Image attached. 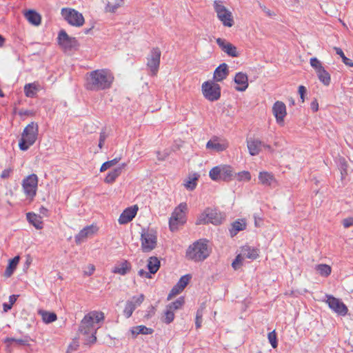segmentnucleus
I'll use <instances>...</instances> for the list:
<instances>
[{"label":"nucleus","mask_w":353,"mask_h":353,"mask_svg":"<svg viewBox=\"0 0 353 353\" xmlns=\"http://www.w3.org/2000/svg\"><path fill=\"white\" fill-rule=\"evenodd\" d=\"M343 225L345 228H348L353 225V217H347L343 220Z\"/></svg>","instance_id":"nucleus-53"},{"label":"nucleus","mask_w":353,"mask_h":353,"mask_svg":"<svg viewBox=\"0 0 353 353\" xmlns=\"http://www.w3.org/2000/svg\"><path fill=\"white\" fill-rule=\"evenodd\" d=\"M138 274L141 277H145L148 279H151L152 275V274L150 273V272H146L143 269L139 270Z\"/></svg>","instance_id":"nucleus-56"},{"label":"nucleus","mask_w":353,"mask_h":353,"mask_svg":"<svg viewBox=\"0 0 353 353\" xmlns=\"http://www.w3.org/2000/svg\"><path fill=\"white\" fill-rule=\"evenodd\" d=\"M6 39L5 38L0 34V48H2L5 44Z\"/></svg>","instance_id":"nucleus-62"},{"label":"nucleus","mask_w":353,"mask_h":353,"mask_svg":"<svg viewBox=\"0 0 353 353\" xmlns=\"http://www.w3.org/2000/svg\"><path fill=\"white\" fill-rule=\"evenodd\" d=\"M140 241L141 250L143 252H151L157 247V233L152 230H143Z\"/></svg>","instance_id":"nucleus-9"},{"label":"nucleus","mask_w":353,"mask_h":353,"mask_svg":"<svg viewBox=\"0 0 353 353\" xmlns=\"http://www.w3.org/2000/svg\"><path fill=\"white\" fill-rule=\"evenodd\" d=\"M263 148L267 149L271 152H273L272 148L270 145L265 144L264 143H263Z\"/></svg>","instance_id":"nucleus-61"},{"label":"nucleus","mask_w":353,"mask_h":353,"mask_svg":"<svg viewBox=\"0 0 353 353\" xmlns=\"http://www.w3.org/2000/svg\"><path fill=\"white\" fill-rule=\"evenodd\" d=\"M229 71L228 65L225 63L219 65L214 70L213 74L214 81H222L227 78Z\"/></svg>","instance_id":"nucleus-26"},{"label":"nucleus","mask_w":353,"mask_h":353,"mask_svg":"<svg viewBox=\"0 0 353 353\" xmlns=\"http://www.w3.org/2000/svg\"><path fill=\"white\" fill-rule=\"evenodd\" d=\"M28 221L36 228L42 229L43 227L42 218L41 216L33 212L26 214Z\"/></svg>","instance_id":"nucleus-32"},{"label":"nucleus","mask_w":353,"mask_h":353,"mask_svg":"<svg viewBox=\"0 0 353 353\" xmlns=\"http://www.w3.org/2000/svg\"><path fill=\"white\" fill-rule=\"evenodd\" d=\"M132 265L127 260H122L117 263L112 270V273L120 275H125L130 271Z\"/></svg>","instance_id":"nucleus-25"},{"label":"nucleus","mask_w":353,"mask_h":353,"mask_svg":"<svg viewBox=\"0 0 353 353\" xmlns=\"http://www.w3.org/2000/svg\"><path fill=\"white\" fill-rule=\"evenodd\" d=\"M246 223L243 221H236L232 225V228L230 229L231 236H234L239 231L243 230L245 229Z\"/></svg>","instance_id":"nucleus-40"},{"label":"nucleus","mask_w":353,"mask_h":353,"mask_svg":"<svg viewBox=\"0 0 353 353\" xmlns=\"http://www.w3.org/2000/svg\"><path fill=\"white\" fill-rule=\"evenodd\" d=\"M174 312L166 307L161 319L163 323L170 324L174 321Z\"/></svg>","instance_id":"nucleus-44"},{"label":"nucleus","mask_w":353,"mask_h":353,"mask_svg":"<svg viewBox=\"0 0 353 353\" xmlns=\"http://www.w3.org/2000/svg\"><path fill=\"white\" fill-rule=\"evenodd\" d=\"M310 108H311L312 110L314 112H316L318 111V110H319V103H318L316 99H315L313 101H312V103L310 104Z\"/></svg>","instance_id":"nucleus-58"},{"label":"nucleus","mask_w":353,"mask_h":353,"mask_svg":"<svg viewBox=\"0 0 353 353\" xmlns=\"http://www.w3.org/2000/svg\"><path fill=\"white\" fill-rule=\"evenodd\" d=\"M298 92L299 94H300L301 102L303 103L305 101V94H306L307 92L306 88L304 85H299Z\"/></svg>","instance_id":"nucleus-52"},{"label":"nucleus","mask_w":353,"mask_h":353,"mask_svg":"<svg viewBox=\"0 0 353 353\" xmlns=\"http://www.w3.org/2000/svg\"><path fill=\"white\" fill-rule=\"evenodd\" d=\"M105 319L104 313L101 311H91L86 314L81 321L79 332L83 336V340L86 345H92L97 341V332L100 325H96L103 323Z\"/></svg>","instance_id":"nucleus-1"},{"label":"nucleus","mask_w":353,"mask_h":353,"mask_svg":"<svg viewBox=\"0 0 353 353\" xmlns=\"http://www.w3.org/2000/svg\"><path fill=\"white\" fill-rule=\"evenodd\" d=\"M145 296L143 294H140L139 296H133L131 301H127L123 313L126 318L132 316L134 310L139 306L144 301Z\"/></svg>","instance_id":"nucleus-18"},{"label":"nucleus","mask_w":353,"mask_h":353,"mask_svg":"<svg viewBox=\"0 0 353 353\" xmlns=\"http://www.w3.org/2000/svg\"><path fill=\"white\" fill-rule=\"evenodd\" d=\"M259 183L263 186L271 187L277 185V181L274 174L267 171L259 173Z\"/></svg>","instance_id":"nucleus-23"},{"label":"nucleus","mask_w":353,"mask_h":353,"mask_svg":"<svg viewBox=\"0 0 353 353\" xmlns=\"http://www.w3.org/2000/svg\"><path fill=\"white\" fill-rule=\"evenodd\" d=\"M126 166L125 163H122L121 166L109 172L104 179V182L108 184L113 183L116 179L121 175L122 169Z\"/></svg>","instance_id":"nucleus-28"},{"label":"nucleus","mask_w":353,"mask_h":353,"mask_svg":"<svg viewBox=\"0 0 353 353\" xmlns=\"http://www.w3.org/2000/svg\"><path fill=\"white\" fill-rule=\"evenodd\" d=\"M121 160V157H116L112 160L108 161L105 163H103L101 168H100V172H103L107 170L108 169L114 166L117 165L119 161Z\"/></svg>","instance_id":"nucleus-46"},{"label":"nucleus","mask_w":353,"mask_h":353,"mask_svg":"<svg viewBox=\"0 0 353 353\" xmlns=\"http://www.w3.org/2000/svg\"><path fill=\"white\" fill-rule=\"evenodd\" d=\"M20 260L19 256H16L11 260H10L8 267L6 268V270L5 271V276L6 277H10L17 268V266L19 264Z\"/></svg>","instance_id":"nucleus-36"},{"label":"nucleus","mask_w":353,"mask_h":353,"mask_svg":"<svg viewBox=\"0 0 353 353\" xmlns=\"http://www.w3.org/2000/svg\"><path fill=\"white\" fill-rule=\"evenodd\" d=\"M6 342H11L14 341L16 342L20 345H26L27 343V341L23 339H16L14 338H6L5 340Z\"/></svg>","instance_id":"nucleus-57"},{"label":"nucleus","mask_w":353,"mask_h":353,"mask_svg":"<svg viewBox=\"0 0 353 353\" xmlns=\"http://www.w3.org/2000/svg\"><path fill=\"white\" fill-rule=\"evenodd\" d=\"M233 170L230 165H219L212 168L209 176L212 181H230L233 176Z\"/></svg>","instance_id":"nucleus-11"},{"label":"nucleus","mask_w":353,"mask_h":353,"mask_svg":"<svg viewBox=\"0 0 353 353\" xmlns=\"http://www.w3.org/2000/svg\"><path fill=\"white\" fill-rule=\"evenodd\" d=\"M315 270L321 276L325 277L328 276L332 272L331 266L327 264H319L316 265Z\"/></svg>","instance_id":"nucleus-41"},{"label":"nucleus","mask_w":353,"mask_h":353,"mask_svg":"<svg viewBox=\"0 0 353 353\" xmlns=\"http://www.w3.org/2000/svg\"><path fill=\"white\" fill-rule=\"evenodd\" d=\"M97 230L98 229L97 226H94L93 225L86 226L85 228L82 229L76 236V241L78 243L83 241L87 237L94 234L97 232Z\"/></svg>","instance_id":"nucleus-27"},{"label":"nucleus","mask_w":353,"mask_h":353,"mask_svg":"<svg viewBox=\"0 0 353 353\" xmlns=\"http://www.w3.org/2000/svg\"><path fill=\"white\" fill-rule=\"evenodd\" d=\"M187 212L188 205L184 202L181 203L174 208L169 219V228L172 232L177 231L181 226L185 223Z\"/></svg>","instance_id":"nucleus-5"},{"label":"nucleus","mask_w":353,"mask_h":353,"mask_svg":"<svg viewBox=\"0 0 353 353\" xmlns=\"http://www.w3.org/2000/svg\"><path fill=\"white\" fill-rule=\"evenodd\" d=\"M12 172V169L9 168L3 170L1 174V177L3 179H8L10 177L11 173Z\"/></svg>","instance_id":"nucleus-54"},{"label":"nucleus","mask_w":353,"mask_h":353,"mask_svg":"<svg viewBox=\"0 0 353 353\" xmlns=\"http://www.w3.org/2000/svg\"><path fill=\"white\" fill-rule=\"evenodd\" d=\"M17 296H18V295H11V296H10V297H9V302H10V303L9 304L12 305L16 302V301L17 299Z\"/></svg>","instance_id":"nucleus-59"},{"label":"nucleus","mask_w":353,"mask_h":353,"mask_svg":"<svg viewBox=\"0 0 353 353\" xmlns=\"http://www.w3.org/2000/svg\"><path fill=\"white\" fill-rule=\"evenodd\" d=\"M216 42L219 48L228 56L232 57H237L239 56V52H237L236 46L227 41L225 39L217 38L216 39Z\"/></svg>","instance_id":"nucleus-21"},{"label":"nucleus","mask_w":353,"mask_h":353,"mask_svg":"<svg viewBox=\"0 0 353 353\" xmlns=\"http://www.w3.org/2000/svg\"><path fill=\"white\" fill-rule=\"evenodd\" d=\"M246 143L249 153L252 156L258 155L262 150L263 143L259 139L251 138Z\"/></svg>","instance_id":"nucleus-24"},{"label":"nucleus","mask_w":353,"mask_h":353,"mask_svg":"<svg viewBox=\"0 0 353 353\" xmlns=\"http://www.w3.org/2000/svg\"><path fill=\"white\" fill-rule=\"evenodd\" d=\"M221 90V86L214 81H206L201 85L203 96L211 102L218 101L220 99Z\"/></svg>","instance_id":"nucleus-8"},{"label":"nucleus","mask_w":353,"mask_h":353,"mask_svg":"<svg viewBox=\"0 0 353 353\" xmlns=\"http://www.w3.org/2000/svg\"><path fill=\"white\" fill-rule=\"evenodd\" d=\"M334 49L336 51V53L341 57L345 65L349 67H353V61L346 57L343 50L340 48L334 47Z\"/></svg>","instance_id":"nucleus-45"},{"label":"nucleus","mask_w":353,"mask_h":353,"mask_svg":"<svg viewBox=\"0 0 353 353\" xmlns=\"http://www.w3.org/2000/svg\"><path fill=\"white\" fill-rule=\"evenodd\" d=\"M38 314L41 316L43 321L46 323H52L57 319V314L54 312L40 310L38 311Z\"/></svg>","instance_id":"nucleus-37"},{"label":"nucleus","mask_w":353,"mask_h":353,"mask_svg":"<svg viewBox=\"0 0 353 353\" xmlns=\"http://www.w3.org/2000/svg\"><path fill=\"white\" fill-rule=\"evenodd\" d=\"M229 141L225 138L213 136L206 143V148L216 152H221L229 148Z\"/></svg>","instance_id":"nucleus-15"},{"label":"nucleus","mask_w":353,"mask_h":353,"mask_svg":"<svg viewBox=\"0 0 353 353\" xmlns=\"http://www.w3.org/2000/svg\"><path fill=\"white\" fill-rule=\"evenodd\" d=\"M161 262L157 256H150L148 259L147 268L150 273L154 274L159 270Z\"/></svg>","instance_id":"nucleus-35"},{"label":"nucleus","mask_w":353,"mask_h":353,"mask_svg":"<svg viewBox=\"0 0 353 353\" xmlns=\"http://www.w3.org/2000/svg\"><path fill=\"white\" fill-rule=\"evenodd\" d=\"M319 80L325 86H328L331 82V77L325 68L316 72Z\"/></svg>","instance_id":"nucleus-39"},{"label":"nucleus","mask_w":353,"mask_h":353,"mask_svg":"<svg viewBox=\"0 0 353 353\" xmlns=\"http://www.w3.org/2000/svg\"><path fill=\"white\" fill-rule=\"evenodd\" d=\"M22 189L26 197L32 201L37 194L38 177L35 174H31L22 181Z\"/></svg>","instance_id":"nucleus-13"},{"label":"nucleus","mask_w":353,"mask_h":353,"mask_svg":"<svg viewBox=\"0 0 353 353\" xmlns=\"http://www.w3.org/2000/svg\"><path fill=\"white\" fill-rule=\"evenodd\" d=\"M47 212V209L44 207H41L40 208V212L42 214H45Z\"/></svg>","instance_id":"nucleus-63"},{"label":"nucleus","mask_w":353,"mask_h":353,"mask_svg":"<svg viewBox=\"0 0 353 353\" xmlns=\"http://www.w3.org/2000/svg\"><path fill=\"white\" fill-rule=\"evenodd\" d=\"M326 303L330 309L339 315L345 316L348 312L347 306L339 299L327 295Z\"/></svg>","instance_id":"nucleus-16"},{"label":"nucleus","mask_w":353,"mask_h":353,"mask_svg":"<svg viewBox=\"0 0 353 353\" xmlns=\"http://www.w3.org/2000/svg\"><path fill=\"white\" fill-rule=\"evenodd\" d=\"M272 113L279 124L283 125L284 119L287 115L285 104L281 101H276L272 106Z\"/></svg>","instance_id":"nucleus-17"},{"label":"nucleus","mask_w":353,"mask_h":353,"mask_svg":"<svg viewBox=\"0 0 353 353\" xmlns=\"http://www.w3.org/2000/svg\"><path fill=\"white\" fill-rule=\"evenodd\" d=\"M3 306L4 312H7L12 308V305L10 304L4 303Z\"/></svg>","instance_id":"nucleus-60"},{"label":"nucleus","mask_w":353,"mask_h":353,"mask_svg":"<svg viewBox=\"0 0 353 353\" xmlns=\"http://www.w3.org/2000/svg\"><path fill=\"white\" fill-rule=\"evenodd\" d=\"M138 210L139 208L137 205L125 208L118 219L119 223L124 225L130 222L137 215Z\"/></svg>","instance_id":"nucleus-19"},{"label":"nucleus","mask_w":353,"mask_h":353,"mask_svg":"<svg viewBox=\"0 0 353 353\" xmlns=\"http://www.w3.org/2000/svg\"><path fill=\"white\" fill-rule=\"evenodd\" d=\"M205 306L204 303H202L200 307L197 310L195 317V325L196 329H199L201 327L203 321V315Z\"/></svg>","instance_id":"nucleus-42"},{"label":"nucleus","mask_w":353,"mask_h":353,"mask_svg":"<svg viewBox=\"0 0 353 353\" xmlns=\"http://www.w3.org/2000/svg\"><path fill=\"white\" fill-rule=\"evenodd\" d=\"M185 303V299L183 296L179 297L175 301L168 304L166 307L169 308V310L175 312L177 310L181 309Z\"/></svg>","instance_id":"nucleus-43"},{"label":"nucleus","mask_w":353,"mask_h":353,"mask_svg":"<svg viewBox=\"0 0 353 353\" xmlns=\"http://www.w3.org/2000/svg\"><path fill=\"white\" fill-rule=\"evenodd\" d=\"M94 270H95L94 265L92 264H90L86 268V270H84V274L87 275V276H90L94 273Z\"/></svg>","instance_id":"nucleus-55"},{"label":"nucleus","mask_w":353,"mask_h":353,"mask_svg":"<svg viewBox=\"0 0 353 353\" xmlns=\"http://www.w3.org/2000/svg\"><path fill=\"white\" fill-rule=\"evenodd\" d=\"M234 81L236 84L234 88L238 92H244L249 86L248 77L243 72H239L235 74Z\"/></svg>","instance_id":"nucleus-22"},{"label":"nucleus","mask_w":353,"mask_h":353,"mask_svg":"<svg viewBox=\"0 0 353 353\" xmlns=\"http://www.w3.org/2000/svg\"><path fill=\"white\" fill-rule=\"evenodd\" d=\"M124 5V0H113V1H108L105 6L104 10L108 13H115L117 10Z\"/></svg>","instance_id":"nucleus-33"},{"label":"nucleus","mask_w":353,"mask_h":353,"mask_svg":"<svg viewBox=\"0 0 353 353\" xmlns=\"http://www.w3.org/2000/svg\"><path fill=\"white\" fill-rule=\"evenodd\" d=\"M244 260V257L242 254H238L235 259L232 263V268L236 270L239 269L242 265Z\"/></svg>","instance_id":"nucleus-49"},{"label":"nucleus","mask_w":353,"mask_h":353,"mask_svg":"<svg viewBox=\"0 0 353 353\" xmlns=\"http://www.w3.org/2000/svg\"><path fill=\"white\" fill-rule=\"evenodd\" d=\"M199 175L198 174H193L190 175L186 179L183 181L184 187L188 190H193L196 188L197 185V181L199 179Z\"/></svg>","instance_id":"nucleus-34"},{"label":"nucleus","mask_w":353,"mask_h":353,"mask_svg":"<svg viewBox=\"0 0 353 353\" xmlns=\"http://www.w3.org/2000/svg\"><path fill=\"white\" fill-rule=\"evenodd\" d=\"M26 19L28 22L34 26H39L41 22V15L34 10H29L24 14Z\"/></svg>","instance_id":"nucleus-30"},{"label":"nucleus","mask_w":353,"mask_h":353,"mask_svg":"<svg viewBox=\"0 0 353 353\" xmlns=\"http://www.w3.org/2000/svg\"><path fill=\"white\" fill-rule=\"evenodd\" d=\"M191 279L190 274H185L181 277L177 283L172 288L168 296V300H170L172 297L181 293L189 283Z\"/></svg>","instance_id":"nucleus-20"},{"label":"nucleus","mask_w":353,"mask_h":353,"mask_svg":"<svg viewBox=\"0 0 353 353\" xmlns=\"http://www.w3.org/2000/svg\"><path fill=\"white\" fill-rule=\"evenodd\" d=\"M58 44L64 52L77 49L79 44L75 37H70L65 30L59 32L57 37Z\"/></svg>","instance_id":"nucleus-14"},{"label":"nucleus","mask_w":353,"mask_h":353,"mask_svg":"<svg viewBox=\"0 0 353 353\" xmlns=\"http://www.w3.org/2000/svg\"><path fill=\"white\" fill-rule=\"evenodd\" d=\"M161 51L158 47L152 48L146 57V66L150 75L157 76L161 62Z\"/></svg>","instance_id":"nucleus-10"},{"label":"nucleus","mask_w":353,"mask_h":353,"mask_svg":"<svg viewBox=\"0 0 353 353\" xmlns=\"http://www.w3.org/2000/svg\"><path fill=\"white\" fill-rule=\"evenodd\" d=\"M214 11L219 20L223 26L231 28L234 23L232 12L228 9L220 1H214L213 3Z\"/></svg>","instance_id":"nucleus-7"},{"label":"nucleus","mask_w":353,"mask_h":353,"mask_svg":"<svg viewBox=\"0 0 353 353\" xmlns=\"http://www.w3.org/2000/svg\"><path fill=\"white\" fill-rule=\"evenodd\" d=\"M210 250L205 240L200 239L190 245L186 251V257L195 262H200L207 259Z\"/></svg>","instance_id":"nucleus-3"},{"label":"nucleus","mask_w":353,"mask_h":353,"mask_svg":"<svg viewBox=\"0 0 353 353\" xmlns=\"http://www.w3.org/2000/svg\"><path fill=\"white\" fill-rule=\"evenodd\" d=\"M235 177L239 181H250L251 180V174L248 171L239 172L235 174Z\"/></svg>","instance_id":"nucleus-48"},{"label":"nucleus","mask_w":353,"mask_h":353,"mask_svg":"<svg viewBox=\"0 0 353 353\" xmlns=\"http://www.w3.org/2000/svg\"><path fill=\"white\" fill-rule=\"evenodd\" d=\"M61 14L72 26L81 27L85 23L83 14L73 8H63L61 10Z\"/></svg>","instance_id":"nucleus-12"},{"label":"nucleus","mask_w":353,"mask_h":353,"mask_svg":"<svg viewBox=\"0 0 353 353\" xmlns=\"http://www.w3.org/2000/svg\"><path fill=\"white\" fill-rule=\"evenodd\" d=\"M106 137H107V135L105 134V132H100L99 145H98V146L100 149H101L103 147Z\"/></svg>","instance_id":"nucleus-51"},{"label":"nucleus","mask_w":353,"mask_h":353,"mask_svg":"<svg viewBox=\"0 0 353 353\" xmlns=\"http://www.w3.org/2000/svg\"><path fill=\"white\" fill-rule=\"evenodd\" d=\"M40 90V85L37 82L27 83L24 86V93L27 97L33 98Z\"/></svg>","instance_id":"nucleus-31"},{"label":"nucleus","mask_w":353,"mask_h":353,"mask_svg":"<svg viewBox=\"0 0 353 353\" xmlns=\"http://www.w3.org/2000/svg\"><path fill=\"white\" fill-rule=\"evenodd\" d=\"M165 157H166L165 156L163 157H158V159L160 161H163V160H165Z\"/></svg>","instance_id":"nucleus-64"},{"label":"nucleus","mask_w":353,"mask_h":353,"mask_svg":"<svg viewBox=\"0 0 353 353\" xmlns=\"http://www.w3.org/2000/svg\"><path fill=\"white\" fill-rule=\"evenodd\" d=\"M310 65L315 70L316 73L323 70L324 67L321 62L316 57L310 59Z\"/></svg>","instance_id":"nucleus-47"},{"label":"nucleus","mask_w":353,"mask_h":353,"mask_svg":"<svg viewBox=\"0 0 353 353\" xmlns=\"http://www.w3.org/2000/svg\"><path fill=\"white\" fill-rule=\"evenodd\" d=\"M268 339L273 348H276L278 345L277 336L275 330H273L268 333Z\"/></svg>","instance_id":"nucleus-50"},{"label":"nucleus","mask_w":353,"mask_h":353,"mask_svg":"<svg viewBox=\"0 0 353 353\" xmlns=\"http://www.w3.org/2000/svg\"><path fill=\"white\" fill-rule=\"evenodd\" d=\"M39 134V125L36 122L28 124L21 133V137L19 141V148L22 151L28 150L30 146L34 144Z\"/></svg>","instance_id":"nucleus-4"},{"label":"nucleus","mask_w":353,"mask_h":353,"mask_svg":"<svg viewBox=\"0 0 353 353\" xmlns=\"http://www.w3.org/2000/svg\"><path fill=\"white\" fill-rule=\"evenodd\" d=\"M241 254H243V257L252 260H255L259 256V249L245 245L242 247Z\"/></svg>","instance_id":"nucleus-29"},{"label":"nucleus","mask_w":353,"mask_h":353,"mask_svg":"<svg viewBox=\"0 0 353 353\" xmlns=\"http://www.w3.org/2000/svg\"><path fill=\"white\" fill-rule=\"evenodd\" d=\"M224 220L223 214L216 209L208 208L204 210L197 217L196 225H205L212 223L217 225L222 223Z\"/></svg>","instance_id":"nucleus-6"},{"label":"nucleus","mask_w":353,"mask_h":353,"mask_svg":"<svg viewBox=\"0 0 353 353\" xmlns=\"http://www.w3.org/2000/svg\"><path fill=\"white\" fill-rule=\"evenodd\" d=\"M154 330L152 328L147 327L145 325H137L134 326L131 329L132 334L137 336L138 334H151Z\"/></svg>","instance_id":"nucleus-38"},{"label":"nucleus","mask_w":353,"mask_h":353,"mask_svg":"<svg viewBox=\"0 0 353 353\" xmlns=\"http://www.w3.org/2000/svg\"><path fill=\"white\" fill-rule=\"evenodd\" d=\"M114 77L110 70L97 69L88 72L85 77L84 87L88 91H101L111 88Z\"/></svg>","instance_id":"nucleus-2"}]
</instances>
